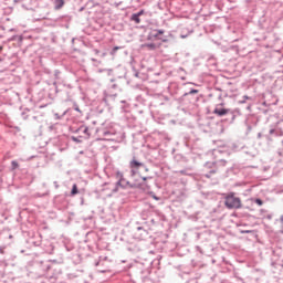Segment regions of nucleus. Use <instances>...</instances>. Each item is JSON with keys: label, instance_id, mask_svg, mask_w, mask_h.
Masks as SVG:
<instances>
[{"label": "nucleus", "instance_id": "1", "mask_svg": "<svg viewBox=\"0 0 283 283\" xmlns=\"http://www.w3.org/2000/svg\"><path fill=\"white\" fill-rule=\"evenodd\" d=\"M224 205L227 209H242V200L235 197V193L230 192L224 198Z\"/></svg>", "mask_w": 283, "mask_h": 283}, {"label": "nucleus", "instance_id": "2", "mask_svg": "<svg viewBox=\"0 0 283 283\" xmlns=\"http://www.w3.org/2000/svg\"><path fill=\"white\" fill-rule=\"evenodd\" d=\"M130 174L132 176H137L139 174L140 169H145V171H149L145 164L138 161L136 158H133V160L129 163Z\"/></svg>", "mask_w": 283, "mask_h": 283}, {"label": "nucleus", "instance_id": "3", "mask_svg": "<svg viewBox=\"0 0 283 283\" xmlns=\"http://www.w3.org/2000/svg\"><path fill=\"white\" fill-rule=\"evenodd\" d=\"M222 105L223 104L217 105L213 109V114H216L217 116H227V114H229V108H220L222 107Z\"/></svg>", "mask_w": 283, "mask_h": 283}, {"label": "nucleus", "instance_id": "4", "mask_svg": "<svg viewBox=\"0 0 283 283\" xmlns=\"http://www.w3.org/2000/svg\"><path fill=\"white\" fill-rule=\"evenodd\" d=\"M55 10H61L65 6V0H55L54 1Z\"/></svg>", "mask_w": 283, "mask_h": 283}, {"label": "nucleus", "instance_id": "5", "mask_svg": "<svg viewBox=\"0 0 283 283\" xmlns=\"http://www.w3.org/2000/svg\"><path fill=\"white\" fill-rule=\"evenodd\" d=\"M132 21H135V23H140V15L137 13H134L132 15Z\"/></svg>", "mask_w": 283, "mask_h": 283}, {"label": "nucleus", "instance_id": "6", "mask_svg": "<svg viewBox=\"0 0 283 283\" xmlns=\"http://www.w3.org/2000/svg\"><path fill=\"white\" fill-rule=\"evenodd\" d=\"M78 193V186L76 184L73 185V188L71 190V196H76Z\"/></svg>", "mask_w": 283, "mask_h": 283}, {"label": "nucleus", "instance_id": "7", "mask_svg": "<svg viewBox=\"0 0 283 283\" xmlns=\"http://www.w3.org/2000/svg\"><path fill=\"white\" fill-rule=\"evenodd\" d=\"M140 180H142V182L135 184V187H143V184L147 181V177L140 176Z\"/></svg>", "mask_w": 283, "mask_h": 283}, {"label": "nucleus", "instance_id": "8", "mask_svg": "<svg viewBox=\"0 0 283 283\" xmlns=\"http://www.w3.org/2000/svg\"><path fill=\"white\" fill-rule=\"evenodd\" d=\"M143 48H148V50H156V44L155 43H148V44H144Z\"/></svg>", "mask_w": 283, "mask_h": 283}, {"label": "nucleus", "instance_id": "9", "mask_svg": "<svg viewBox=\"0 0 283 283\" xmlns=\"http://www.w3.org/2000/svg\"><path fill=\"white\" fill-rule=\"evenodd\" d=\"M118 50H120V46L113 48V50L111 51V56H116V52H118Z\"/></svg>", "mask_w": 283, "mask_h": 283}, {"label": "nucleus", "instance_id": "10", "mask_svg": "<svg viewBox=\"0 0 283 283\" xmlns=\"http://www.w3.org/2000/svg\"><path fill=\"white\" fill-rule=\"evenodd\" d=\"M156 32H157V33H155V34L153 35L155 39H158V36H160V34H165V31H164V30H157Z\"/></svg>", "mask_w": 283, "mask_h": 283}, {"label": "nucleus", "instance_id": "11", "mask_svg": "<svg viewBox=\"0 0 283 283\" xmlns=\"http://www.w3.org/2000/svg\"><path fill=\"white\" fill-rule=\"evenodd\" d=\"M255 202L259 205V207H262V205H264V202L262 201V199H255Z\"/></svg>", "mask_w": 283, "mask_h": 283}, {"label": "nucleus", "instance_id": "12", "mask_svg": "<svg viewBox=\"0 0 283 283\" xmlns=\"http://www.w3.org/2000/svg\"><path fill=\"white\" fill-rule=\"evenodd\" d=\"M12 167L17 169V167H19V164L17 161H12Z\"/></svg>", "mask_w": 283, "mask_h": 283}, {"label": "nucleus", "instance_id": "13", "mask_svg": "<svg viewBox=\"0 0 283 283\" xmlns=\"http://www.w3.org/2000/svg\"><path fill=\"white\" fill-rule=\"evenodd\" d=\"M189 94H198V90H191Z\"/></svg>", "mask_w": 283, "mask_h": 283}, {"label": "nucleus", "instance_id": "14", "mask_svg": "<svg viewBox=\"0 0 283 283\" xmlns=\"http://www.w3.org/2000/svg\"><path fill=\"white\" fill-rule=\"evenodd\" d=\"M145 13V11H139L138 13H136V14H139V17H143V14Z\"/></svg>", "mask_w": 283, "mask_h": 283}, {"label": "nucleus", "instance_id": "15", "mask_svg": "<svg viewBox=\"0 0 283 283\" xmlns=\"http://www.w3.org/2000/svg\"><path fill=\"white\" fill-rule=\"evenodd\" d=\"M117 176H118L119 178H123V174H120V172H118Z\"/></svg>", "mask_w": 283, "mask_h": 283}, {"label": "nucleus", "instance_id": "16", "mask_svg": "<svg viewBox=\"0 0 283 283\" xmlns=\"http://www.w3.org/2000/svg\"><path fill=\"white\" fill-rule=\"evenodd\" d=\"M99 53V51L98 50H95V54H98Z\"/></svg>", "mask_w": 283, "mask_h": 283}, {"label": "nucleus", "instance_id": "17", "mask_svg": "<svg viewBox=\"0 0 283 283\" xmlns=\"http://www.w3.org/2000/svg\"><path fill=\"white\" fill-rule=\"evenodd\" d=\"M84 134H87V128L84 129Z\"/></svg>", "mask_w": 283, "mask_h": 283}, {"label": "nucleus", "instance_id": "18", "mask_svg": "<svg viewBox=\"0 0 283 283\" xmlns=\"http://www.w3.org/2000/svg\"><path fill=\"white\" fill-rule=\"evenodd\" d=\"M154 199H155V200H158V198H157V197H154Z\"/></svg>", "mask_w": 283, "mask_h": 283}, {"label": "nucleus", "instance_id": "19", "mask_svg": "<svg viewBox=\"0 0 283 283\" xmlns=\"http://www.w3.org/2000/svg\"><path fill=\"white\" fill-rule=\"evenodd\" d=\"M106 55V53H103V56H105Z\"/></svg>", "mask_w": 283, "mask_h": 283}]
</instances>
